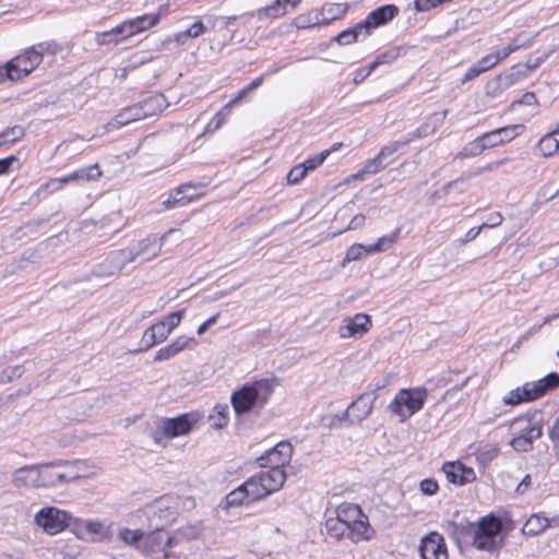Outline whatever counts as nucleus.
<instances>
[{"label":"nucleus","instance_id":"nucleus-38","mask_svg":"<svg viewBox=\"0 0 559 559\" xmlns=\"http://www.w3.org/2000/svg\"><path fill=\"white\" fill-rule=\"evenodd\" d=\"M537 150L544 157H550L559 151L558 141L555 140V133L549 132L544 135L537 144Z\"/></svg>","mask_w":559,"mask_h":559},{"label":"nucleus","instance_id":"nucleus-62","mask_svg":"<svg viewBox=\"0 0 559 559\" xmlns=\"http://www.w3.org/2000/svg\"><path fill=\"white\" fill-rule=\"evenodd\" d=\"M496 64H498V59H496L493 53H488L484 56L478 62L477 67H479L480 71L484 73L487 70L493 68Z\"/></svg>","mask_w":559,"mask_h":559},{"label":"nucleus","instance_id":"nucleus-43","mask_svg":"<svg viewBox=\"0 0 559 559\" xmlns=\"http://www.w3.org/2000/svg\"><path fill=\"white\" fill-rule=\"evenodd\" d=\"M413 141V138H405L403 140L391 142L384 145L378 153L380 157L388 162L386 158L399 152L402 147L407 146Z\"/></svg>","mask_w":559,"mask_h":559},{"label":"nucleus","instance_id":"nucleus-5","mask_svg":"<svg viewBox=\"0 0 559 559\" xmlns=\"http://www.w3.org/2000/svg\"><path fill=\"white\" fill-rule=\"evenodd\" d=\"M197 421L198 417L193 414H182L173 418H163L151 431V437L156 444H164V441L167 439L189 433Z\"/></svg>","mask_w":559,"mask_h":559},{"label":"nucleus","instance_id":"nucleus-59","mask_svg":"<svg viewBox=\"0 0 559 559\" xmlns=\"http://www.w3.org/2000/svg\"><path fill=\"white\" fill-rule=\"evenodd\" d=\"M546 393L552 389L559 388V373L550 372L540 379Z\"/></svg>","mask_w":559,"mask_h":559},{"label":"nucleus","instance_id":"nucleus-20","mask_svg":"<svg viewBox=\"0 0 559 559\" xmlns=\"http://www.w3.org/2000/svg\"><path fill=\"white\" fill-rule=\"evenodd\" d=\"M301 0H275L272 4L259 9L255 16L259 20L276 19L283 16L288 10L295 9Z\"/></svg>","mask_w":559,"mask_h":559},{"label":"nucleus","instance_id":"nucleus-50","mask_svg":"<svg viewBox=\"0 0 559 559\" xmlns=\"http://www.w3.org/2000/svg\"><path fill=\"white\" fill-rule=\"evenodd\" d=\"M31 51H36L38 58L43 60L45 53L55 55L58 50V45L53 41H43L28 48Z\"/></svg>","mask_w":559,"mask_h":559},{"label":"nucleus","instance_id":"nucleus-39","mask_svg":"<svg viewBox=\"0 0 559 559\" xmlns=\"http://www.w3.org/2000/svg\"><path fill=\"white\" fill-rule=\"evenodd\" d=\"M213 413L210 415L212 420V427L215 429H222L228 424L229 407L227 404H217L213 408Z\"/></svg>","mask_w":559,"mask_h":559},{"label":"nucleus","instance_id":"nucleus-30","mask_svg":"<svg viewBox=\"0 0 559 559\" xmlns=\"http://www.w3.org/2000/svg\"><path fill=\"white\" fill-rule=\"evenodd\" d=\"M514 426L519 427V435L522 437H528L533 428H538L540 433L543 432V420L542 413L536 412L532 415L522 416L515 419Z\"/></svg>","mask_w":559,"mask_h":559},{"label":"nucleus","instance_id":"nucleus-11","mask_svg":"<svg viewBox=\"0 0 559 559\" xmlns=\"http://www.w3.org/2000/svg\"><path fill=\"white\" fill-rule=\"evenodd\" d=\"M129 265L122 249L110 251L103 260L93 265L91 275L98 280L117 277Z\"/></svg>","mask_w":559,"mask_h":559},{"label":"nucleus","instance_id":"nucleus-23","mask_svg":"<svg viewBox=\"0 0 559 559\" xmlns=\"http://www.w3.org/2000/svg\"><path fill=\"white\" fill-rule=\"evenodd\" d=\"M524 131L523 124H511L484 133L486 141H493V147L512 141Z\"/></svg>","mask_w":559,"mask_h":559},{"label":"nucleus","instance_id":"nucleus-8","mask_svg":"<svg viewBox=\"0 0 559 559\" xmlns=\"http://www.w3.org/2000/svg\"><path fill=\"white\" fill-rule=\"evenodd\" d=\"M163 248V238L156 235H150L129 247L122 249L127 261L130 264L141 265L153 258L157 257Z\"/></svg>","mask_w":559,"mask_h":559},{"label":"nucleus","instance_id":"nucleus-24","mask_svg":"<svg viewBox=\"0 0 559 559\" xmlns=\"http://www.w3.org/2000/svg\"><path fill=\"white\" fill-rule=\"evenodd\" d=\"M373 533L374 531L368 523V518L364 514V516L349 525L346 537L353 543H359L361 540H369Z\"/></svg>","mask_w":559,"mask_h":559},{"label":"nucleus","instance_id":"nucleus-22","mask_svg":"<svg viewBox=\"0 0 559 559\" xmlns=\"http://www.w3.org/2000/svg\"><path fill=\"white\" fill-rule=\"evenodd\" d=\"M448 115V110L437 111L430 115L426 121L419 126L414 132L409 133L406 138L421 139L432 134L439 126H441Z\"/></svg>","mask_w":559,"mask_h":559},{"label":"nucleus","instance_id":"nucleus-33","mask_svg":"<svg viewBox=\"0 0 559 559\" xmlns=\"http://www.w3.org/2000/svg\"><path fill=\"white\" fill-rule=\"evenodd\" d=\"M241 486L250 501L260 500L267 496V491L260 486L257 474L247 479Z\"/></svg>","mask_w":559,"mask_h":559},{"label":"nucleus","instance_id":"nucleus-12","mask_svg":"<svg viewBox=\"0 0 559 559\" xmlns=\"http://www.w3.org/2000/svg\"><path fill=\"white\" fill-rule=\"evenodd\" d=\"M293 455V445L289 442L281 441L274 448L258 457L257 462L261 467L283 468L288 464Z\"/></svg>","mask_w":559,"mask_h":559},{"label":"nucleus","instance_id":"nucleus-41","mask_svg":"<svg viewBox=\"0 0 559 559\" xmlns=\"http://www.w3.org/2000/svg\"><path fill=\"white\" fill-rule=\"evenodd\" d=\"M522 391L526 396V401L531 402L537 400L546 394L542 380L535 382H527L523 385Z\"/></svg>","mask_w":559,"mask_h":559},{"label":"nucleus","instance_id":"nucleus-27","mask_svg":"<svg viewBox=\"0 0 559 559\" xmlns=\"http://www.w3.org/2000/svg\"><path fill=\"white\" fill-rule=\"evenodd\" d=\"M192 341H193V338H189L186 336L177 337L171 344H169L165 347H162L156 352L154 361L155 362L164 361V360H168V359L175 357L180 352H182L188 346V344Z\"/></svg>","mask_w":559,"mask_h":559},{"label":"nucleus","instance_id":"nucleus-37","mask_svg":"<svg viewBox=\"0 0 559 559\" xmlns=\"http://www.w3.org/2000/svg\"><path fill=\"white\" fill-rule=\"evenodd\" d=\"M390 162H384L379 154L374 156L373 158L368 159L362 169L358 171L356 175H354V178L356 179H362V176L365 174L373 175L382 170L389 165Z\"/></svg>","mask_w":559,"mask_h":559},{"label":"nucleus","instance_id":"nucleus-48","mask_svg":"<svg viewBox=\"0 0 559 559\" xmlns=\"http://www.w3.org/2000/svg\"><path fill=\"white\" fill-rule=\"evenodd\" d=\"M331 154V150H324L322 152H320L319 154H316L314 156L312 157H309L308 159H306L302 164V166L305 167L306 171H310V170H314L317 169L320 165L323 164V162L326 159V157Z\"/></svg>","mask_w":559,"mask_h":559},{"label":"nucleus","instance_id":"nucleus-10","mask_svg":"<svg viewBox=\"0 0 559 559\" xmlns=\"http://www.w3.org/2000/svg\"><path fill=\"white\" fill-rule=\"evenodd\" d=\"M400 229H395L392 234L382 236L377 242L365 246L362 243H354L347 249L345 257L343 258L341 265L345 266L347 263L353 261H359L368 254L378 253L391 248L399 238Z\"/></svg>","mask_w":559,"mask_h":559},{"label":"nucleus","instance_id":"nucleus-57","mask_svg":"<svg viewBox=\"0 0 559 559\" xmlns=\"http://www.w3.org/2000/svg\"><path fill=\"white\" fill-rule=\"evenodd\" d=\"M503 402L509 405H518L522 402H527L522 388L512 390L504 399Z\"/></svg>","mask_w":559,"mask_h":559},{"label":"nucleus","instance_id":"nucleus-51","mask_svg":"<svg viewBox=\"0 0 559 559\" xmlns=\"http://www.w3.org/2000/svg\"><path fill=\"white\" fill-rule=\"evenodd\" d=\"M459 462H448L443 464L442 471L447 476V479L454 485H463L462 478L460 477V471L451 468L450 466H456Z\"/></svg>","mask_w":559,"mask_h":559},{"label":"nucleus","instance_id":"nucleus-25","mask_svg":"<svg viewBox=\"0 0 559 559\" xmlns=\"http://www.w3.org/2000/svg\"><path fill=\"white\" fill-rule=\"evenodd\" d=\"M141 107H139L138 103L121 109L109 122L108 127L110 129L120 128L129 124L130 122L141 120Z\"/></svg>","mask_w":559,"mask_h":559},{"label":"nucleus","instance_id":"nucleus-47","mask_svg":"<svg viewBox=\"0 0 559 559\" xmlns=\"http://www.w3.org/2000/svg\"><path fill=\"white\" fill-rule=\"evenodd\" d=\"M24 369L22 366H12L0 372V384L12 382L14 379L22 377Z\"/></svg>","mask_w":559,"mask_h":559},{"label":"nucleus","instance_id":"nucleus-53","mask_svg":"<svg viewBox=\"0 0 559 559\" xmlns=\"http://www.w3.org/2000/svg\"><path fill=\"white\" fill-rule=\"evenodd\" d=\"M400 52L401 47H394L377 56L376 60L379 66L390 64L399 58Z\"/></svg>","mask_w":559,"mask_h":559},{"label":"nucleus","instance_id":"nucleus-26","mask_svg":"<svg viewBox=\"0 0 559 559\" xmlns=\"http://www.w3.org/2000/svg\"><path fill=\"white\" fill-rule=\"evenodd\" d=\"M213 28V22L211 19L206 21L198 20L185 32L176 34V41L185 45L188 38H198L199 36L206 34Z\"/></svg>","mask_w":559,"mask_h":559},{"label":"nucleus","instance_id":"nucleus-17","mask_svg":"<svg viewBox=\"0 0 559 559\" xmlns=\"http://www.w3.org/2000/svg\"><path fill=\"white\" fill-rule=\"evenodd\" d=\"M12 481L16 488H40V466L39 464L25 465L17 468Z\"/></svg>","mask_w":559,"mask_h":559},{"label":"nucleus","instance_id":"nucleus-34","mask_svg":"<svg viewBox=\"0 0 559 559\" xmlns=\"http://www.w3.org/2000/svg\"><path fill=\"white\" fill-rule=\"evenodd\" d=\"M549 526V520L545 516L534 514L523 525V533L527 535H537Z\"/></svg>","mask_w":559,"mask_h":559},{"label":"nucleus","instance_id":"nucleus-31","mask_svg":"<svg viewBox=\"0 0 559 559\" xmlns=\"http://www.w3.org/2000/svg\"><path fill=\"white\" fill-rule=\"evenodd\" d=\"M493 141H486L485 134L467 143L456 155L457 158H467L480 155L486 148L493 147Z\"/></svg>","mask_w":559,"mask_h":559},{"label":"nucleus","instance_id":"nucleus-49","mask_svg":"<svg viewBox=\"0 0 559 559\" xmlns=\"http://www.w3.org/2000/svg\"><path fill=\"white\" fill-rule=\"evenodd\" d=\"M25 134L23 127L14 126L12 128H8L3 132L0 133V138L3 143H13L20 139H22Z\"/></svg>","mask_w":559,"mask_h":559},{"label":"nucleus","instance_id":"nucleus-3","mask_svg":"<svg viewBox=\"0 0 559 559\" xmlns=\"http://www.w3.org/2000/svg\"><path fill=\"white\" fill-rule=\"evenodd\" d=\"M81 463L70 461H53L41 463L40 466V488H52L75 481L82 477Z\"/></svg>","mask_w":559,"mask_h":559},{"label":"nucleus","instance_id":"nucleus-36","mask_svg":"<svg viewBox=\"0 0 559 559\" xmlns=\"http://www.w3.org/2000/svg\"><path fill=\"white\" fill-rule=\"evenodd\" d=\"M539 437L540 430L538 428H533L528 437H522L521 435L514 437L511 441V445L516 451L527 452L532 449L533 442Z\"/></svg>","mask_w":559,"mask_h":559},{"label":"nucleus","instance_id":"nucleus-58","mask_svg":"<svg viewBox=\"0 0 559 559\" xmlns=\"http://www.w3.org/2000/svg\"><path fill=\"white\" fill-rule=\"evenodd\" d=\"M334 41L338 43L340 45H350L355 41H357V36L352 32L349 28L337 34L334 38Z\"/></svg>","mask_w":559,"mask_h":559},{"label":"nucleus","instance_id":"nucleus-4","mask_svg":"<svg viewBox=\"0 0 559 559\" xmlns=\"http://www.w3.org/2000/svg\"><path fill=\"white\" fill-rule=\"evenodd\" d=\"M159 20L158 14H144L135 19L123 22L110 31L97 35L99 45L118 44L121 39L128 38L139 32L148 29Z\"/></svg>","mask_w":559,"mask_h":559},{"label":"nucleus","instance_id":"nucleus-18","mask_svg":"<svg viewBox=\"0 0 559 559\" xmlns=\"http://www.w3.org/2000/svg\"><path fill=\"white\" fill-rule=\"evenodd\" d=\"M257 475L260 486L267 491V496L280 490L286 480V473L283 468L269 467L267 471L260 472Z\"/></svg>","mask_w":559,"mask_h":559},{"label":"nucleus","instance_id":"nucleus-15","mask_svg":"<svg viewBox=\"0 0 559 559\" xmlns=\"http://www.w3.org/2000/svg\"><path fill=\"white\" fill-rule=\"evenodd\" d=\"M370 326L371 319L368 314L356 313L354 317L343 320V324L340 326L338 333L343 338L361 336L369 331Z\"/></svg>","mask_w":559,"mask_h":559},{"label":"nucleus","instance_id":"nucleus-1","mask_svg":"<svg viewBox=\"0 0 559 559\" xmlns=\"http://www.w3.org/2000/svg\"><path fill=\"white\" fill-rule=\"evenodd\" d=\"M273 391L274 385L267 379L243 384L230 397L236 415L240 416L252 411H261L267 404Z\"/></svg>","mask_w":559,"mask_h":559},{"label":"nucleus","instance_id":"nucleus-19","mask_svg":"<svg viewBox=\"0 0 559 559\" xmlns=\"http://www.w3.org/2000/svg\"><path fill=\"white\" fill-rule=\"evenodd\" d=\"M197 187L192 183H185L175 189V191L167 198L163 205L165 209H175L185 206L199 197L197 193H191L190 190H195Z\"/></svg>","mask_w":559,"mask_h":559},{"label":"nucleus","instance_id":"nucleus-55","mask_svg":"<svg viewBox=\"0 0 559 559\" xmlns=\"http://www.w3.org/2000/svg\"><path fill=\"white\" fill-rule=\"evenodd\" d=\"M183 314H185V310H178V311H175V312H171L170 314H168L164 320H160L162 323L165 324V326H167V329H169V331L171 332L175 328H177L179 325V323L181 322L182 318H183Z\"/></svg>","mask_w":559,"mask_h":559},{"label":"nucleus","instance_id":"nucleus-29","mask_svg":"<svg viewBox=\"0 0 559 559\" xmlns=\"http://www.w3.org/2000/svg\"><path fill=\"white\" fill-rule=\"evenodd\" d=\"M399 13V9L394 4H385L377 8L367 15L368 22L373 28L391 21Z\"/></svg>","mask_w":559,"mask_h":559},{"label":"nucleus","instance_id":"nucleus-2","mask_svg":"<svg viewBox=\"0 0 559 559\" xmlns=\"http://www.w3.org/2000/svg\"><path fill=\"white\" fill-rule=\"evenodd\" d=\"M503 524L499 516L490 513L467 525V533L472 535V545L481 551L499 550L504 544L502 534Z\"/></svg>","mask_w":559,"mask_h":559},{"label":"nucleus","instance_id":"nucleus-56","mask_svg":"<svg viewBox=\"0 0 559 559\" xmlns=\"http://www.w3.org/2000/svg\"><path fill=\"white\" fill-rule=\"evenodd\" d=\"M450 467L460 471V477L462 478L463 485L473 483L476 479V474L472 467H466L460 462L459 465Z\"/></svg>","mask_w":559,"mask_h":559},{"label":"nucleus","instance_id":"nucleus-45","mask_svg":"<svg viewBox=\"0 0 559 559\" xmlns=\"http://www.w3.org/2000/svg\"><path fill=\"white\" fill-rule=\"evenodd\" d=\"M158 343H162V341L157 337L154 330L150 326L143 333V336L141 338V347L134 350V353L146 352Z\"/></svg>","mask_w":559,"mask_h":559},{"label":"nucleus","instance_id":"nucleus-32","mask_svg":"<svg viewBox=\"0 0 559 559\" xmlns=\"http://www.w3.org/2000/svg\"><path fill=\"white\" fill-rule=\"evenodd\" d=\"M364 516L362 510L358 504L348 503L337 508L336 518L349 526L354 521Z\"/></svg>","mask_w":559,"mask_h":559},{"label":"nucleus","instance_id":"nucleus-7","mask_svg":"<svg viewBox=\"0 0 559 559\" xmlns=\"http://www.w3.org/2000/svg\"><path fill=\"white\" fill-rule=\"evenodd\" d=\"M426 399L427 390L425 388L402 389L390 403L389 408L402 420H405L423 408Z\"/></svg>","mask_w":559,"mask_h":559},{"label":"nucleus","instance_id":"nucleus-21","mask_svg":"<svg viewBox=\"0 0 559 559\" xmlns=\"http://www.w3.org/2000/svg\"><path fill=\"white\" fill-rule=\"evenodd\" d=\"M146 514L151 524L159 523L160 530L174 519L175 512L165 503L163 499L155 500L146 508Z\"/></svg>","mask_w":559,"mask_h":559},{"label":"nucleus","instance_id":"nucleus-16","mask_svg":"<svg viewBox=\"0 0 559 559\" xmlns=\"http://www.w3.org/2000/svg\"><path fill=\"white\" fill-rule=\"evenodd\" d=\"M41 63V59L38 58L36 51H31L28 48L22 53L8 62L13 71L19 74V80L28 75L34 69Z\"/></svg>","mask_w":559,"mask_h":559},{"label":"nucleus","instance_id":"nucleus-14","mask_svg":"<svg viewBox=\"0 0 559 559\" xmlns=\"http://www.w3.org/2000/svg\"><path fill=\"white\" fill-rule=\"evenodd\" d=\"M374 401L376 396L370 393L360 394L345 411L346 419L352 424L362 421L370 415Z\"/></svg>","mask_w":559,"mask_h":559},{"label":"nucleus","instance_id":"nucleus-44","mask_svg":"<svg viewBox=\"0 0 559 559\" xmlns=\"http://www.w3.org/2000/svg\"><path fill=\"white\" fill-rule=\"evenodd\" d=\"M249 502H251V501L248 499L247 493L245 492L241 485L239 487H237L236 489H234L233 491H230L225 497L226 508L237 507V506H241L243 503H249Z\"/></svg>","mask_w":559,"mask_h":559},{"label":"nucleus","instance_id":"nucleus-54","mask_svg":"<svg viewBox=\"0 0 559 559\" xmlns=\"http://www.w3.org/2000/svg\"><path fill=\"white\" fill-rule=\"evenodd\" d=\"M307 176V171L302 164L294 166L287 174V182L289 185H296L300 182Z\"/></svg>","mask_w":559,"mask_h":559},{"label":"nucleus","instance_id":"nucleus-52","mask_svg":"<svg viewBox=\"0 0 559 559\" xmlns=\"http://www.w3.org/2000/svg\"><path fill=\"white\" fill-rule=\"evenodd\" d=\"M262 82H263V76L262 75L257 78V79H254L249 85H247L246 87H243L242 90H240L238 92L237 96L227 104V107L228 106H233L236 103H238L248 93H250V92L254 91L255 88H258L262 84Z\"/></svg>","mask_w":559,"mask_h":559},{"label":"nucleus","instance_id":"nucleus-40","mask_svg":"<svg viewBox=\"0 0 559 559\" xmlns=\"http://www.w3.org/2000/svg\"><path fill=\"white\" fill-rule=\"evenodd\" d=\"M102 176V171L97 164L78 169L72 173L74 181H90L95 180Z\"/></svg>","mask_w":559,"mask_h":559},{"label":"nucleus","instance_id":"nucleus-13","mask_svg":"<svg viewBox=\"0 0 559 559\" xmlns=\"http://www.w3.org/2000/svg\"><path fill=\"white\" fill-rule=\"evenodd\" d=\"M419 551L423 559H448L444 538L437 532H431L421 539Z\"/></svg>","mask_w":559,"mask_h":559},{"label":"nucleus","instance_id":"nucleus-63","mask_svg":"<svg viewBox=\"0 0 559 559\" xmlns=\"http://www.w3.org/2000/svg\"><path fill=\"white\" fill-rule=\"evenodd\" d=\"M559 195V187L556 190H551V183L543 186L538 192V197L545 201H550Z\"/></svg>","mask_w":559,"mask_h":559},{"label":"nucleus","instance_id":"nucleus-61","mask_svg":"<svg viewBox=\"0 0 559 559\" xmlns=\"http://www.w3.org/2000/svg\"><path fill=\"white\" fill-rule=\"evenodd\" d=\"M372 28H373V26H371V23L368 22V19L366 17L362 22L357 23L355 26L350 27L349 29L352 32H354V34L358 38L359 35H364L365 37H367L370 34Z\"/></svg>","mask_w":559,"mask_h":559},{"label":"nucleus","instance_id":"nucleus-9","mask_svg":"<svg viewBox=\"0 0 559 559\" xmlns=\"http://www.w3.org/2000/svg\"><path fill=\"white\" fill-rule=\"evenodd\" d=\"M35 523L46 533L56 535L67 527L73 528L74 518L56 507H45L36 513Z\"/></svg>","mask_w":559,"mask_h":559},{"label":"nucleus","instance_id":"nucleus-6","mask_svg":"<svg viewBox=\"0 0 559 559\" xmlns=\"http://www.w3.org/2000/svg\"><path fill=\"white\" fill-rule=\"evenodd\" d=\"M151 527L153 531L143 535L138 549L146 555H157L155 559H177V556L169 550L176 543V537L160 530L159 523L151 524Z\"/></svg>","mask_w":559,"mask_h":559},{"label":"nucleus","instance_id":"nucleus-46","mask_svg":"<svg viewBox=\"0 0 559 559\" xmlns=\"http://www.w3.org/2000/svg\"><path fill=\"white\" fill-rule=\"evenodd\" d=\"M144 533L141 531H132L129 528H123L119 532V537L128 545L135 546L141 544Z\"/></svg>","mask_w":559,"mask_h":559},{"label":"nucleus","instance_id":"nucleus-64","mask_svg":"<svg viewBox=\"0 0 559 559\" xmlns=\"http://www.w3.org/2000/svg\"><path fill=\"white\" fill-rule=\"evenodd\" d=\"M61 187H60V183L57 181L56 178H52V179H49L47 182L43 183L39 188H38V193L41 194V193H53L58 190H60Z\"/></svg>","mask_w":559,"mask_h":559},{"label":"nucleus","instance_id":"nucleus-60","mask_svg":"<svg viewBox=\"0 0 559 559\" xmlns=\"http://www.w3.org/2000/svg\"><path fill=\"white\" fill-rule=\"evenodd\" d=\"M419 487L421 492L427 496L435 495L439 489L438 483L432 478L423 479Z\"/></svg>","mask_w":559,"mask_h":559},{"label":"nucleus","instance_id":"nucleus-28","mask_svg":"<svg viewBox=\"0 0 559 559\" xmlns=\"http://www.w3.org/2000/svg\"><path fill=\"white\" fill-rule=\"evenodd\" d=\"M138 105L141 107V115L144 119L162 112L167 107L166 99L162 94L152 95Z\"/></svg>","mask_w":559,"mask_h":559},{"label":"nucleus","instance_id":"nucleus-35","mask_svg":"<svg viewBox=\"0 0 559 559\" xmlns=\"http://www.w3.org/2000/svg\"><path fill=\"white\" fill-rule=\"evenodd\" d=\"M347 524H344L342 520L335 518H329L325 521V530L330 537L335 540H340L343 537H346L348 531Z\"/></svg>","mask_w":559,"mask_h":559},{"label":"nucleus","instance_id":"nucleus-42","mask_svg":"<svg viewBox=\"0 0 559 559\" xmlns=\"http://www.w3.org/2000/svg\"><path fill=\"white\" fill-rule=\"evenodd\" d=\"M82 528H85L90 534H100L104 525L99 521H83L74 518L73 532L79 535Z\"/></svg>","mask_w":559,"mask_h":559}]
</instances>
